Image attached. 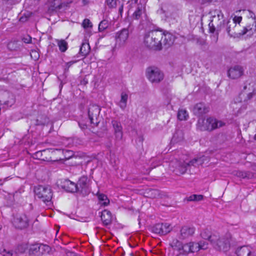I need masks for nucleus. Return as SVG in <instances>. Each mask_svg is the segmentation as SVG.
I'll list each match as a JSON object with an SVG mask.
<instances>
[{"label":"nucleus","instance_id":"37998d69","mask_svg":"<svg viewBox=\"0 0 256 256\" xmlns=\"http://www.w3.org/2000/svg\"><path fill=\"white\" fill-rule=\"evenodd\" d=\"M89 2L88 0H82V3L84 5L88 4Z\"/></svg>","mask_w":256,"mask_h":256},{"label":"nucleus","instance_id":"ddd939ff","mask_svg":"<svg viewBox=\"0 0 256 256\" xmlns=\"http://www.w3.org/2000/svg\"><path fill=\"white\" fill-rule=\"evenodd\" d=\"M14 102L15 100L12 94L7 90L0 88V104L11 106Z\"/></svg>","mask_w":256,"mask_h":256},{"label":"nucleus","instance_id":"39448f33","mask_svg":"<svg viewBox=\"0 0 256 256\" xmlns=\"http://www.w3.org/2000/svg\"><path fill=\"white\" fill-rule=\"evenodd\" d=\"M232 241V238L230 233L221 236L218 234V238L214 240L211 244L216 250L225 252L230 250Z\"/></svg>","mask_w":256,"mask_h":256},{"label":"nucleus","instance_id":"de8ad7c7","mask_svg":"<svg viewBox=\"0 0 256 256\" xmlns=\"http://www.w3.org/2000/svg\"><path fill=\"white\" fill-rule=\"evenodd\" d=\"M131 10V8H130L129 10H128V12H130Z\"/></svg>","mask_w":256,"mask_h":256},{"label":"nucleus","instance_id":"9d476101","mask_svg":"<svg viewBox=\"0 0 256 256\" xmlns=\"http://www.w3.org/2000/svg\"><path fill=\"white\" fill-rule=\"evenodd\" d=\"M36 196L44 202H50L52 198V192L50 186H38L34 189Z\"/></svg>","mask_w":256,"mask_h":256},{"label":"nucleus","instance_id":"473e14b6","mask_svg":"<svg viewBox=\"0 0 256 256\" xmlns=\"http://www.w3.org/2000/svg\"><path fill=\"white\" fill-rule=\"evenodd\" d=\"M127 100L128 95L122 92L121 94V98L119 102V106L122 109H124L126 107Z\"/></svg>","mask_w":256,"mask_h":256},{"label":"nucleus","instance_id":"49530a36","mask_svg":"<svg viewBox=\"0 0 256 256\" xmlns=\"http://www.w3.org/2000/svg\"><path fill=\"white\" fill-rule=\"evenodd\" d=\"M254 139H255V140H256V134H255V136H254Z\"/></svg>","mask_w":256,"mask_h":256},{"label":"nucleus","instance_id":"e433bc0d","mask_svg":"<svg viewBox=\"0 0 256 256\" xmlns=\"http://www.w3.org/2000/svg\"><path fill=\"white\" fill-rule=\"evenodd\" d=\"M147 0H131L128 2V3L130 4V6H136V4L140 6H144V7H145V5Z\"/></svg>","mask_w":256,"mask_h":256},{"label":"nucleus","instance_id":"c85d7f7f","mask_svg":"<svg viewBox=\"0 0 256 256\" xmlns=\"http://www.w3.org/2000/svg\"><path fill=\"white\" fill-rule=\"evenodd\" d=\"M50 249V248L48 245L38 244V256H42L43 255L48 254Z\"/></svg>","mask_w":256,"mask_h":256},{"label":"nucleus","instance_id":"393cba45","mask_svg":"<svg viewBox=\"0 0 256 256\" xmlns=\"http://www.w3.org/2000/svg\"><path fill=\"white\" fill-rule=\"evenodd\" d=\"M236 253L238 256H250L252 254V248L248 246H242L237 249Z\"/></svg>","mask_w":256,"mask_h":256},{"label":"nucleus","instance_id":"c03bdc74","mask_svg":"<svg viewBox=\"0 0 256 256\" xmlns=\"http://www.w3.org/2000/svg\"><path fill=\"white\" fill-rule=\"evenodd\" d=\"M74 62H68L66 64L69 67L70 66H72V64H74Z\"/></svg>","mask_w":256,"mask_h":256},{"label":"nucleus","instance_id":"b1692460","mask_svg":"<svg viewBox=\"0 0 256 256\" xmlns=\"http://www.w3.org/2000/svg\"><path fill=\"white\" fill-rule=\"evenodd\" d=\"M163 41L162 44L166 47H168L172 45L174 40V36L170 33L163 34Z\"/></svg>","mask_w":256,"mask_h":256},{"label":"nucleus","instance_id":"aec40b11","mask_svg":"<svg viewBox=\"0 0 256 256\" xmlns=\"http://www.w3.org/2000/svg\"><path fill=\"white\" fill-rule=\"evenodd\" d=\"M113 128L114 130L116 137L118 140L122 139V128L120 122L113 120L112 122Z\"/></svg>","mask_w":256,"mask_h":256},{"label":"nucleus","instance_id":"f257e3e1","mask_svg":"<svg viewBox=\"0 0 256 256\" xmlns=\"http://www.w3.org/2000/svg\"><path fill=\"white\" fill-rule=\"evenodd\" d=\"M242 20V16H235L232 19V21H228L226 25V30L232 37L239 38L244 34L248 32L249 34H252L256 30V24L254 22L252 26H247L244 27L241 30H231V26L234 28H240V23Z\"/></svg>","mask_w":256,"mask_h":256},{"label":"nucleus","instance_id":"6ab92c4d","mask_svg":"<svg viewBox=\"0 0 256 256\" xmlns=\"http://www.w3.org/2000/svg\"><path fill=\"white\" fill-rule=\"evenodd\" d=\"M192 112L195 115L200 116L208 112V108L202 102L196 104L192 108Z\"/></svg>","mask_w":256,"mask_h":256},{"label":"nucleus","instance_id":"9b49d317","mask_svg":"<svg viewBox=\"0 0 256 256\" xmlns=\"http://www.w3.org/2000/svg\"><path fill=\"white\" fill-rule=\"evenodd\" d=\"M12 222L16 228L23 229L28 226L30 220L26 214H17L14 216Z\"/></svg>","mask_w":256,"mask_h":256},{"label":"nucleus","instance_id":"4468645a","mask_svg":"<svg viewBox=\"0 0 256 256\" xmlns=\"http://www.w3.org/2000/svg\"><path fill=\"white\" fill-rule=\"evenodd\" d=\"M172 230V226L168 223L157 224L152 228V232L161 235L166 234Z\"/></svg>","mask_w":256,"mask_h":256},{"label":"nucleus","instance_id":"4c0bfd02","mask_svg":"<svg viewBox=\"0 0 256 256\" xmlns=\"http://www.w3.org/2000/svg\"><path fill=\"white\" fill-rule=\"evenodd\" d=\"M183 139V134L182 131L176 132L174 135L173 140L175 142H180Z\"/></svg>","mask_w":256,"mask_h":256},{"label":"nucleus","instance_id":"ea45409f","mask_svg":"<svg viewBox=\"0 0 256 256\" xmlns=\"http://www.w3.org/2000/svg\"><path fill=\"white\" fill-rule=\"evenodd\" d=\"M108 21L106 20H102L98 26V30L100 32L103 31L108 28Z\"/></svg>","mask_w":256,"mask_h":256},{"label":"nucleus","instance_id":"79ce46f5","mask_svg":"<svg viewBox=\"0 0 256 256\" xmlns=\"http://www.w3.org/2000/svg\"><path fill=\"white\" fill-rule=\"evenodd\" d=\"M0 254L3 256H12L13 253L12 251L3 248L0 250Z\"/></svg>","mask_w":256,"mask_h":256},{"label":"nucleus","instance_id":"58836bf2","mask_svg":"<svg viewBox=\"0 0 256 256\" xmlns=\"http://www.w3.org/2000/svg\"><path fill=\"white\" fill-rule=\"evenodd\" d=\"M94 108V111L96 113L95 116H94V114L91 112L90 110L88 111V116H89L90 119V120L91 123L94 122L93 120H94V117H96L97 114L98 113H99V112H100V109L97 106H95Z\"/></svg>","mask_w":256,"mask_h":256},{"label":"nucleus","instance_id":"bb28decb","mask_svg":"<svg viewBox=\"0 0 256 256\" xmlns=\"http://www.w3.org/2000/svg\"><path fill=\"white\" fill-rule=\"evenodd\" d=\"M134 6H135L134 5ZM136 10L132 14V18L134 19L138 20L141 18L142 15L144 12L145 7L136 4Z\"/></svg>","mask_w":256,"mask_h":256},{"label":"nucleus","instance_id":"1a4fd4ad","mask_svg":"<svg viewBox=\"0 0 256 256\" xmlns=\"http://www.w3.org/2000/svg\"><path fill=\"white\" fill-rule=\"evenodd\" d=\"M129 38V31L123 28L117 32L114 35L115 47L118 48H124L128 43Z\"/></svg>","mask_w":256,"mask_h":256},{"label":"nucleus","instance_id":"6e6552de","mask_svg":"<svg viewBox=\"0 0 256 256\" xmlns=\"http://www.w3.org/2000/svg\"><path fill=\"white\" fill-rule=\"evenodd\" d=\"M170 246L174 250L178 252L176 256H188L190 253H194L188 242L184 244L174 239L170 242Z\"/></svg>","mask_w":256,"mask_h":256},{"label":"nucleus","instance_id":"f03ea898","mask_svg":"<svg viewBox=\"0 0 256 256\" xmlns=\"http://www.w3.org/2000/svg\"><path fill=\"white\" fill-rule=\"evenodd\" d=\"M211 16L210 22L208 24L210 32L214 34V41L218 40V32L222 30L224 26V14L221 10H215L210 12Z\"/></svg>","mask_w":256,"mask_h":256},{"label":"nucleus","instance_id":"f3484780","mask_svg":"<svg viewBox=\"0 0 256 256\" xmlns=\"http://www.w3.org/2000/svg\"><path fill=\"white\" fill-rule=\"evenodd\" d=\"M194 252H197L200 250H206L208 247V244L204 240H200L198 242H188Z\"/></svg>","mask_w":256,"mask_h":256},{"label":"nucleus","instance_id":"4be33fe9","mask_svg":"<svg viewBox=\"0 0 256 256\" xmlns=\"http://www.w3.org/2000/svg\"><path fill=\"white\" fill-rule=\"evenodd\" d=\"M63 186L64 188L68 192H78V185L70 180H66Z\"/></svg>","mask_w":256,"mask_h":256},{"label":"nucleus","instance_id":"72a5a7b5","mask_svg":"<svg viewBox=\"0 0 256 256\" xmlns=\"http://www.w3.org/2000/svg\"><path fill=\"white\" fill-rule=\"evenodd\" d=\"M90 50V47L88 44L87 43H83L82 45V46L80 48V52L83 55L87 54Z\"/></svg>","mask_w":256,"mask_h":256},{"label":"nucleus","instance_id":"a211bd4d","mask_svg":"<svg viewBox=\"0 0 256 256\" xmlns=\"http://www.w3.org/2000/svg\"><path fill=\"white\" fill-rule=\"evenodd\" d=\"M217 233L211 234L210 230L208 228L204 229L200 233L201 237L204 240H208L210 244L218 238Z\"/></svg>","mask_w":256,"mask_h":256},{"label":"nucleus","instance_id":"c756f323","mask_svg":"<svg viewBox=\"0 0 256 256\" xmlns=\"http://www.w3.org/2000/svg\"><path fill=\"white\" fill-rule=\"evenodd\" d=\"M98 197L101 206H106L108 205L110 200L106 195L102 194H98Z\"/></svg>","mask_w":256,"mask_h":256},{"label":"nucleus","instance_id":"a18cd8bd","mask_svg":"<svg viewBox=\"0 0 256 256\" xmlns=\"http://www.w3.org/2000/svg\"><path fill=\"white\" fill-rule=\"evenodd\" d=\"M234 28L233 26H231V30H239V28Z\"/></svg>","mask_w":256,"mask_h":256},{"label":"nucleus","instance_id":"7ed1b4c3","mask_svg":"<svg viewBox=\"0 0 256 256\" xmlns=\"http://www.w3.org/2000/svg\"><path fill=\"white\" fill-rule=\"evenodd\" d=\"M163 33L158 30H152L146 32L144 36V43L150 48L160 50L162 47Z\"/></svg>","mask_w":256,"mask_h":256},{"label":"nucleus","instance_id":"cd10ccee","mask_svg":"<svg viewBox=\"0 0 256 256\" xmlns=\"http://www.w3.org/2000/svg\"><path fill=\"white\" fill-rule=\"evenodd\" d=\"M38 244L30 246L26 252L27 256H38Z\"/></svg>","mask_w":256,"mask_h":256},{"label":"nucleus","instance_id":"5701e85b","mask_svg":"<svg viewBox=\"0 0 256 256\" xmlns=\"http://www.w3.org/2000/svg\"><path fill=\"white\" fill-rule=\"evenodd\" d=\"M194 232V228L192 227L184 226L180 230V238H186L192 236Z\"/></svg>","mask_w":256,"mask_h":256},{"label":"nucleus","instance_id":"a878e982","mask_svg":"<svg viewBox=\"0 0 256 256\" xmlns=\"http://www.w3.org/2000/svg\"><path fill=\"white\" fill-rule=\"evenodd\" d=\"M101 218L104 224H108L110 223L112 220L111 212L106 210H104L102 212Z\"/></svg>","mask_w":256,"mask_h":256},{"label":"nucleus","instance_id":"2f4dec72","mask_svg":"<svg viewBox=\"0 0 256 256\" xmlns=\"http://www.w3.org/2000/svg\"><path fill=\"white\" fill-rule=\"evenodd\" d=\"M237 176L240 177V178H254L255 176L254 174H252L249 172H245L242 171H238L236 172L235 174Z\"/></svg>","mask_w":256,"mask_h":256},{"label":"nucleus","instance_id":"f8f14e48","mask_svg":"<svg viewBox=\"0 0 256 256\" xmlns=\"http://www.w3.org/2000/svg\"><path fill=\"white\" fill-rule=\"evenodd\" d=\"M146 76L152 82H159L163 80L164 74L158 68L150 67L147 69Z\"/></svg>","mask_w":256,"mask_h":256},{"label":"nucleus","instance_id":"dca6fc26","mask_svg":"<svg viewBox=\"0 0 256 256\" xmlns=\"http://www.w3.org/2000/svg\"><path fill=\"white\" fill-rule=\"evenodd\" d=\"M243 68L239 66L231 67L228 72L229 78L232 79H236L240 78L243 74Z\"/></svg>","mask_w":256,"mask_h":256},{"label":"nucleus","instance_id":"a19ab883","mask_svg":"<svg viewBox=\"0 0 256 256\" xmlns=\"http://www.w3.org/2000/svg\"><path fill=\"white\" fill-rule=\"evenodd\" d=\"M82 26L84 28H92V24L90 20L86 18L82 22Z\"/></svg>","mask_w":256,"mask_h":256},{"label":"nucleus","instance_id":"f704fd0d","mask_svg":"<svg viewBox=\"0 0 256 256\" xmlns=\"http://www.w3.org/2000/svg\"><path fill=\"white\" fill-rule=\"evenodd\" d=\"M58 45L62 52H64L68 48V44L64 40H58Z\"/></svg>","mask_w":256,"mask_h":256},{"label":"nucleus","instance_id":"c9c22d12","mask_svg":"<svg viewBox=\"0 0 256 256\" xmlns=\"http://www.w3.org/2000/svg\"><path fill=\"white\" fill-rule=\"evenodd\" d=\"M204 196L201 194H192L186 198L188 201H196L198 202L202 200L203 199Z\"/></svg>","mask_w":256,"mask_h":256},{"label":"nucleus","instance_id":"0eeeda50","mask_svg":"<svg viewBox=\"0 0 256 256\" xmlns=\"http://www.w3.org/2000/svg\"><path fill=\"white\" fill-rule=\"evenodd\" d=\"M256 94V82L248 80L244 84L242 92L240 94V102H246L250 100Z\"/></svg>","mask_w":256,"mask_h":256},{"label":"nucleus","instance_id":"423d86ee","mask_svg":"<svg viewBox=\"0 0 256 256\" xmlns=\"http://www.w3.org/2000/svg\"><path fill=\"white\" fill-rule=\"evenodd\" d=\"M225 124L216 119L209 117L206 119L200 118L198 120L197 126L201 130H212L214 129L224 126Z\"/></svg>","mask_w":256,"mask_h":256},{"label":"nucleus","instance_id":"7c9ffc66","mask_svg":"<svg viewBox=\"0 0 256 256\" xmlns=\"http://www.w3.org/2000/svg\"><path fill=\"white\" fill-rule=\"evenodd\" d=\"M177 116L178 119L180 120H186L189 117L188 112L184 109H180Z\"/></svg>","mask_w":256,"mask_h":256},{"label":"nucleus","instance_id":"412c9836","mask_svg":"<svg viewBox=\"0 0 256 256\" xmlns=\"http://www.w3.org/2000/svg\"><path fill=\"white\" fill-rule=\"evenodd\" d=\"M106 4L110 8H116L119 5V13L122 15L123 12L124 2L122 0H106Z\"/></svg>","mask_w":256,"mask_h":256},{"label":"nucleus","instance_id":"20e7f679","mask_svg":"<svg viewBox=\"0 0 256 256\" xmlns=\"http://www.w3.org/2000/svg\"><path fill=\"white\" fill-rule=\"evenodd\" d=\"M205 158L204 156L194 158L188 164L178 162L176 160H173L170 162V168L173 170H178L180 174H184L186 170L187 166H199L204 163Z\"/></svg>","mask_w":256,"mask_h":256},{"label":"nucleus","instance_id":"2eb2a0df","mask_svg":"<svg viewBox=\"0 0 256 256\" xmlns=\"http://www.w3.org/2000/svg\"><path fill=\"white\" fill-rule=\"evenodd\" d=\"M78 186V192L84 194H87L90 192L89 180L86 176H82L77 184Z\"/></svg>","mask_w":256,"mask_h":256}]
</instances>
